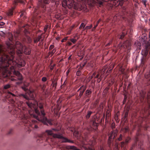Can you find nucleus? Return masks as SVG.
I'll return each mask as SVG.
<instances>
[{
  "label": "nucleus",
  "instance_id": "f257e3e1",
  "mask_svg": "<svg viewBox=\"0 0 150 150\" xmlns=\"http://www.w3.org/2000/svg\"><path fill=\"white\" fill-rule=\"evenodd\" d=\"M8 40L6 42V47L3 48L0 45V76L11 79L12 81H16V79L12 78L11 74L16 75L20 81L23 80L22 76L20 72L16 70L15 66L18 63L15 61L14 55L16 52L19 56H21L23 53L29 55L31 53L30 47L24 46L18 41L15 42L13 34L11 33H8Z\"/></svg>",
  "mask_w": 150,
  "mask_h": 150
},
{
  "label": "nucleus",
  "instance_id": "f03ea898",
  "mask_svg": "<svg viewBox=\"0 0 150 150\" xmlns=\"http://www.w3.org/2000/svg\"><path fill=\"white\" fill-rule=\"evenodd\" d=\"M5 93L4 96L6 99H8V102L11 104L13 107H18L13 108L12 110L11 111V113L14 115L16 117L20 118L21 121L24 124L25 127H27L31 130V128L35 129L39 128V122L35 120L30 119V117H33L39 121H41L45 125L49 124L52 125V124L51 120H48L45 117V114L43 109V105L40 103L38 106L40 110V111L37 109L35 108V105L32 103L30 101L28 100L26 102L28 107L31 108H34L35 112L33 113L28 111L27 108L25 107H21L23 103L22 101H20L17 103L14 100L16 98V96L9 91L4 90Z\"/></svg>",
  "mask_w": 150,
  "mask_h": 150
},
{
  "label": "nucleus",
  "instance_id": "7ed1b4c3",
  "mask_svg": "<svg viewBox=\"0 0 150 150\" xmlns=\"http://www.w3.org/2000/svg\"><path fill=\"white\" fill-rule=\"evenodd\" d=\"M58 131L57 129L54 128H53L52 130H46L45 132L43 133L39 136L37 139V142L42 143L45 142L50 144L51 142L52 141V138H56L61 139L62 142L74 143L72 141L63 136L61 134L59 133H54Z\"/></svg>",
  "mask_w": 150,
  "mask_h": 150
},
{
  "label": "nucleus",
  "instance_id": "20e7f679",
  "mask_svg": "<svg viewBox=\"0 0 150 150\" xmlns=\"http://www.w3.org/2000/svg\"><path fill=\"white\" fill-rule=\"evenodd\" d=\"M50 2L54 3L56 5L59 4V0H41L39 4L35 8V13L38 14L39 12H44L47 11V8L49 9L48 4Z\"/></svg>",
  "mask_w": 150,
  "mask_h": 150
},
{
  "label": "nucleus",
  "instance_id": "39448f33",
  "mask_svg": "<svg viewBox=\"0 0 150 150\" xmlns=\"http://www.w3.org/2000/svg\"><path fill=\"white\" fill-rule=\"evenodd\" d=\"M29 84L28 83H25L23 85L21 86V88L26 93L25 94H21L19 95L21 98H24L25 100H29V97L31 99L34 98V96L33 92L28 90V87Z\"/></svg>",
  "mask_w": 150,
  "mask_h": 150
},
{
  "label": "nucleus",
  "instance_id": "423d86ee",
  "mask_svg": "<svg viewBox=\"0 0 150 150\" xmlns=\"http://www.w3.org/2000/svg\"><path fill=\"white\" fill-rule=\"evenodd\" d=\"M66 4L69 8H72L80 11L83 9L84 10L86 9V6L84 4H81V3H77L75 2L73 0H67L66 1Z\"/></svg>",
  "mask_w": 150,
  "mask_h": 150
},
{
  "label": "nucleus",
  "instance_id": "0eeeda50",
  "mask_svg": "<svg viewBox=\"0 0 150 150\" xmlns=\"http://www.w3.org/2000/svg\"><path fill=\"white\" fill-rule=\"evenodd\" d=\"M141 134V131L139 129L138 130L136 136L135 137L134 141L135 143L132 145L130 150H132L136 146H137V144L138 145V148H140L141 149L142 148L141 146L143 144V141L142 140H139V137Z\"/></svg>",
  "mask_w": 150,
  "mask_h": 150
},
{
  "label": "nucleus",
  "instance_id": "6e6552de",
  "mask_svg": "<svg viewBox=\"0 0 150 150\" xmlns=\"http://www.w3.org/2000/svg\"><path fill=\"white\" fill-rule=\"evenodd\" d=\"M118 134V131L116 129L111 131L109 134V138L108 141V146L110 149L111 148V144L113 139H115Z\"/></svg>",
  "mask_w": 150,
  "mask_h": 150
},
{
  "label": "nucleus",
  "instance_id": "1a4fd4ad",
  "mask_svg": "<svg viewBox=\"0 0 150 150\" xmlns=\"http://www.w3.org/2000/svg\"><path fill=\"white\" fill-rule=\"evenodd\" d=\"M57 148L61 150H67L68 149L80 150L77 149L76 147L73 146H66L64 145H58L57 146Z\"/></svg>",
  "mask_w": 150,
  "mask_h": 150
},
{
  "label": "nucleus",
  "instance_id": "9d476101",
  "mask_svg": "<svg viewBox=\"0 0 150 150\" xmlns=\"http://www.w3.org/2000/svg\"><path fill=\"white\" fill-rule=\"evenodd\" d=\"M131 44L130 41L127 40L125 41L122 44H119V47H123L124 48H127V52L128 54H129V52L130 51L131 49Z\"/></svg>",
  "mask_w": 150,
  "mask_h": 150
},
{
  "label": "nucleus",
  "instance_id": "9b49d317",
  "mask_svg": "<svg viewBox=\"0 0 150 150\" xmlns=\"http://www.w3.org/2000/svg\"><path fill=\"white\" fill-rule=\"evenodd\" d=\"M131 140V138L129 137H127L125 138V142H121L120 146H121L122 150H126L127 145L129 142Z\"/></svg>",
  "mask_w": 150,
  "mask_h": 150
},
{
  "label": "nucleus",
  "instance_id": "f8f14e48",
  "mask_svg": "<svg viewBox=\"0 0 150 150\" xmlns=\"http://www.w3.org/2000/svg\"><path fill=\"white\" fill-rule=\"evenodd\" d=\"M86 87L84 85L82 86L80 88L77 90L76 94L78 95V98H80L83 95L86 89Z\"/></svg>",
  "mask_w": 150,
  "mask_h": 150
},
{
  "label": "nucleus",
  "instance_id": "ddd939ff",
  "mask_svg": "<svg viewBox=\"0 0 150 150\" xmlns=\"http://www.w3.org/2000/svg\"><path fill=\"white\" fill-rule=\"evenodd\" d=\"M88 2L91 6L93 4L99 5V7L103 6V3L101 0H88Z\"/></svg>",
  "mask_w": 150,
  "mask_h": 150
},
{
  "label": "nucleus",
  "instance_id": "4468645a",
  "mask_svg": "<svg viewBox=\"0 0 150 150\" xmlns=\"http://www.w3.org/2000/svg\"><path fill=\"white\" fill-rule=\"evenodd\" d=\"M27 2V0H14L13 2V4L14 6H16L18 3L24 5Z\"/></svg>",
  "mask_w": 150,
  "mask_h": 150
},
{
  "label": "nucleus",
  "instance_id": "2eb2a0df",
  "mask_svg": "<svg viewBox=\"0 0 150 150\" xmlns=\"http://www.w3.org/2000/svg\"><path fill=\"white\" fill-rule=\"evenodd\" d=\"M149 52L150 55V46L149 45H147L146 47L144 52H142V54H144V55L146 56Z\"/></svg>",
  "mask_w": 150,
  "mask_h": 150
},
{
  "label": "nucleus",
  "instance_id": "dca6fc26",
  "mask_svg": "<svg viewBox=\"0 0 150 150\" xmlns=\"http://www.w3.org/2000/svg\"><path fill=\"white\" fill-rule=\"evenodd\" d=\"M98 125V124L95 121L91 120L90 122V125L91 127L96 128L97 127Z\"/></svg>",
  "mask_w": 150,
  "mask_h": 150
},
{
  "label": "nucleus",
  "instance_id": "f3484780",
  "mask_svg": "<svg viewBox=\"0 0 150 150\" xmlns=\"http://www.w3.org/2000/svg\"><path fill=\"white\" fill-rule=\"evenodd\" d=\"M92 91L91 89H87L85 91V95L87 98H89L90 96V95L91 94Z\"/></svg>",
  "mask_w": 150,
  "mask_h": 150
},
{
  "label": "nucleus",
  "instance_id": "a211bd4d",
  "mask_svg": "<svg viewBox=\"0 0 150 150\" xmlns=\"http://www.w3.org/2000/svg\"><path fill=\"white\" fill-rule=\"evenodd\" d=\"M126 34V31H124L120 34V35H118V38L120 39H122Z\"/></svg>",
  "mask_w": 150,
  "mask_h": 150
},
{
  "label": "nucleus",
  "instance_id": "6ab92c4d",
  "mask_svg": "<svg viewBox=\"0 0 150 150\" xmlns=\"http://www.w3.org/2000/svg\"><path fill=\"white\" fill-rule=\"evenodd\" d=\"M15 8H13L11 9H9L7 12V15L8 16H11L13 14V10Z\"/></svg>",
  "mask_w": 150,
  "mask_h": 150
},
{
  "label": "nucleus",
  "instance_id": "aec40b11",
  "mask_svg": "<svg viewBox=\"0 0 150 150\" xmlns=\"http://www.w3.org/2000/svg\"><path fill=\"white\" fill-rule=\"evenodd\" d=\"M56 51V49H53L51 52H49L48 54V56L49 57L51 54L50 57H52Z\"/></svg>",
  "mask_w": 150,
  "mask_h": 150
},
{
  "label": "nucleus",
  "instance_id": "412c9836",
  "mask_svg": "<svg viewBox=\"0 0 150 150\" xmlns=\"http://www.w3.org/2000/svg\"><path fill=\"white\" fill-rule=\"evenodd\" d=\"M25 12L24 11H21V14L20 15V18H21V19L22 20V19H23L24 17H25Z\"/></svg>",
  "mask_w": 150,
  "mask_h": 150
},
{
  "label": "nucleus",
  "instance_id": "4be33fe9",
  "mask_svg": "<svg viewBox=\"0 0 150 150\" xmlns=\"http://www.w3.org/2000/svg\"><path fill=\"white\" fill-rule=\"evenodd\" d=\"M93 112L90 111H88L87 112V114L86 115V118L87 119H88L90 117L91 115V114L93 113Z\"/></svg>",
  "mask_w": 150,
  "mask_h": 150
},
{
  "label": "nucleus",
  "instance_id": "5701e85b",
  "mask_svg": "<svg viewBox=\"0 0 150 150\" xmlns=\"http://www.w3.org/2000/svg\"><path fill=\"white\" fill-rule=\"evenodd\" d=\"M18 65L21 66L23 67L25 65V62L24 61L21 60L19 62Z\"/></svg>",
  "mask_w": 150,
  "mask_h": 150
},
{
  "label": "nucleus",
  "instance_id": "b1692460",
  "mask_svg": "<svg viewBox=\"0 0 150 150\" xmlns=\"http://www.w3.org/2000/svg\"><path fill=\"white\" fill-rule=\"evenodd\" d=\"M101 21V20L100 19H99V20L97 22L96 24L94 26V27L92 29V31L94 30H95L96 28L98 26V24L99 23H100V21Z\"/></svg>",
  "mask_w": 150,
  "mask_h": 150
},
{
  "label": "nucleus",
  "instance_id": "393cba45",
  "mask_svg": "<svg viewBox=\"0 0 150 150\" xmlns=\"http://www.w3.org/2000/svg\"><path fill=\"white\" fill-rule=\"evenodd\" d=\"M11 86L10 84H7L4 86V88L5 90H6L10 88Z\"/></svg>",
  "mask_w": 150,
  "mask_h": 150
},
{
  "label": "nucleus",
  "instance_id": "a878e982",
  "mask_svg": "<svg viewBox=\"0 0 150 150\" xmlns=\"http://www.w3.org/2000/svg\"><path fill=\"white\" fill-rule=\"evenodd\" d=\"M93 27V25L92 24H91L90 26H86V27H84L83 28V31H84L86 30H88L89 29H90L91 28Z\"/></svg>",
  "mask_w": 150,
  "mask_h": 150
},
{
  "label": "nucleus",
  "instance_id": "bb28decb",
  "mask_svg": "<svg viewBox=\"0 0 150 150\" xmlns=\"http://www.w3.org/2000/svg\"><path fill=\"white\" fill-rule=\"evenodd\" d=\"M86 24H85L83 23H82L80 25V26L79 29L80 30L82 29L83 28V29L85 27Z\"/></svg>",
  "mask_w": 150,
  "mask_h": 150
},
{
  "label": "nucleus",
  "instance_id": "cd10ccee",
  "mask_svg": "<svg viewBox=\"0 0 150 150\" xmlns=\"http://www.w3.org/2000/svg\"><path fill=\"white\" fill-rule=\"evenodd\" d=\"M95 75H96V73H95V72L93 74L92 76V77H91V79L94 76H95L94 78L95 79H97V78H99V77L100 75V74L99 73H98L96 76H95Z\"/></svg>",
  "mask_w": 150,
  "mask_h": 150
},
{
  "label": "nucleus",
  "instance_id": "c85d7f7f",
  "mask_svg": "<svg viewBox=\"0 0 150 150\" xmlns=\"http://www.w3.org/2000/svg\"><path fill=\"white\" fill-rule=\"evenodd\" d=\"M74 135L76 137H78L79 135V134L78 132L75 130L74 132Z\"/></svg>",
  "mask_w": 150,
  "mask_h": 150
},
{
  "label": "nucleus",
  "instance_id": "c756f323",
  "mask_svg": "<svg viewBox=\"0 0 150 150\" xmlns=\"http://www.w3.org/2000/svg\"><path fill=\"white\" fill-rule=\"evenodd\" d=\"M122 130L125 133H126L127 132H128L129 131L128 127H126L125 128L123 129Z\"/></svg>",
  "mask_w": 150,
  "mask_h": 150
},
{
  "label": "nucleus",
  "instance_id": "7c9ffc66",
  "mask_svg": "<svg viewBox=\"0 0 150 150\" xmlns=\"http://www.w3.org/2000/svg\"><path fill=\"white\" fill-rule=\"evenodd\" d=\"M123 138V136L122 134H120L119 137L117 139V140L118 141H121L122 140Z\"/></svg>",
  "mask_w": 150,
  "mask_h": 150
},
{
  "label": "nucleus",
  "instance_id": "2f4dec72",
  "mask_svg": "<svg viewBox=\"0 0 150 150\" xmlns=\"http://www.w3.org/2000/svg\"><path fill=\"white\" fill-rule=\"evenodd\" d=\"M145 60L144 59L142 58L141 59V65L142 66H143V65L145 63Z\"/></svg>",
  "mask_w": 150,
  "mask_h": 150
},
{
  "label": "nucleus",
  "instance_id": "473e14b6",
  "mask_svg": "<svg viewBox=\"0 0 150 150\" xmlns=\"http://www.w3.org/2000/svg\"><path fill=\"white\" fill-rule=\"evenodd\" d=\"M107 67H104L103 68V69L102 70V72L101 74H103L104 73H105V70L107 69Z\"/></svg>",
  "mask_w": 150,
  "mask_h": 150
},
{
  "label": "nucleus",
  "instance_id": "72a5a7b5",
  "mask_svg": "<svg viewBox=\"0 0 150 150\" xmlns=\"http://www.w3.org/2000/svg\"><path fill=\"white\" fill-rule=\"evenodd\" d=\"M52 85L53 87L56 88L57 85V83L56 82H54L53 81H52Z\"/></svg>",
  "mask_w": 150,
  "mask_h": 150
},
{
  "label": "nucleus",
  "instance_id": "f704fd0d",
  "mask_svg": "<svg viewBox=\"0 0 150 150\" xmlns=\"http://www.w3.org/2000/svg\"><path fill=\"white\" fill-rule=\"evenodd\" d=\"M76 41H77L76 40L74 39V38H71L70 39V41L71 42L74 44L75 43Z\"/></svg>",
  "mask_w": 150,
  "mask_h": 150
},
{
  "label": "nucleus",
  "instance_id": "c9c22d12",
  "mask_svg": "<svg viewBox=\"0 0 150 150\" xmlns=\"http://www.w3.org/2000/svg\"><path fill=\"white\" fill-rule=\"evenodd\" d=\"M85 150H95L94 149H93L90 147L87 148L86 147H84Z\"/></svg>",
  "mask_w": 150,
  "mask_h": 150
},
{
  "label": "nucleus",
  "instance_id": "e433bc0d",
  "mask_svg": "<svg viewBox=\"0 0 150 150\" xmlns=\"http://www.w3.org/2000/svg\"><path fill=\"white\" fill-rule=\"evenodd\" d=\"M47 80V78L45 77H43L42 78V81L43 82H45Z\"/></svg>",
  "mask_w": 150,
  "mask_h": 150
},
{
  "label": "nucleus",
  "instance_id": "4c0bfd02",
  "mask_svg": "<svg viewBox=\"0 0 150 150\" xmlns=\"http://www.w3.org/2000/svg\"><path fill=\"white\" fill-rule=\"evenodd\" d=\"M27 39H28V42L29 43H30L31 42L32 40L31 39L30 37H28L27 38Z\"/></svg>",
  "mask_w": 150,
  "mask_h": 150
},
{
  "label": "nucleus",
  "instance_id": "58836bf2",
  "mask_svg": "<svg viewBox=\"0 0 150 150\" xmlns=\"http://www.w3.org/2000/svg\"><path fill=\"white\" fill-rule=\"evenodd\" d=\"M81 74V71L80 70L77 71L76 72V75L78 76H79Z\"/></svg>",
  "mask_w": 150,
  "mask_h": 150
},
{
  "label": "nucleus",
  "instance_id": "ea45409f",
  "mask_svg": "<svg viewBox=\"0 0 150 150\" xmlns=\"http://www.w3.org/2000/svg\"><path fill=\"white\" fill-rule=\"evenodd\" d=\"M54 45H51L49 47V50H51L54 48Z\"/></svg>",
  "mask_w": 150,
  "mask_h": 150
},
{
  "label": "nucleus",
  "instance_id": "a19ab883",
  "mask_svg": "<svg viewBox=\"0 0 150 150\" xmlns=\"http://www.w3.org/2000/svg\"><path fill=\"white\" fill-rule=\"evenodd\" d=\"M99 107H100L101 109H103V103H101Z\"/></svg>",
  "mask_w": 150,
  "mask_h": 150
},
{
  "label": "nucleus",
  "instance_id": "79ce46f5",
  "mask_svg": "<svg viewBox=\"0 0 150 150\" xmlns=\"http://www.w3.org/2000/svg\"><path fill=\"white\" fill-rule=\"evenodd\" d=\"M119 16H118V15L117 14L115 15L114 16V19H115V18H117L118 19H119Z\"/></svg>",
  "mask_w": 150,
  "mask_h": 150
},
{
  "label": "nucleus",
  "instance_id": "37998d69",
  "mask_svg": "<svg viewBox=\"0 0 150 150\" xmlns=\"http://www.w3.org/2000/svg\"><path fill=\"white\" fill-rule=\"evenodd\" d=\"M48 28V25H46L44 28V31L45 32L46 31Z\"/></svg>",
  "mask_w": 150,
  "mask_h": 150
},
{
  "label": "nucleus",
  "instance_id": "c03bdc74",
  "mask_svg": "<svg viewBox=\"0 0 150 150\" xmlns=\"http://www.w3.org/2000/svg\"><path fill=\"white\" fill-rule=\"evenodd\" d=\"M67 37H66L61 40V42H64L65 41H66V40H67Z\"/></svg>",
  "mask_w": 150,
  "mask_h": 150
},
{
  "label": "nucleus",
  "instance_id": "a18cd8bd",
  "mask_svg": "<svg viewBox=\"0 0 150 150\" xmlns=\"http://www.w3.org/2000/svg\"><path fill=\"white\" fill-rule=\"evenodd\" d=\"M42 36L41 35H39L37 39H38V41H40V39L42 38Z\"/></svg>",
  "mask_w": 150,
  "mask_h": 150
},
{
  "label": "nucleus",
  "instance_id": "49530a36",
  "mask_svg": "<svg viewBox=\"0 0 150 150\" xmlns=\"http://www.w3.org/2000/svg\"><path fill=\"white\" fill-rule=\"evenodd\" d=\"M112 40L111 41H110L107 44H106L105 45L106 46H108L110 45L111 44V43L112 42Z\"/></svg>",
  "mask_w": 150,
  "mask_h": 150
},
{
  "label": "nucleus",
  "instance_id": "de8ad7c7",
  "mask_svg": "<svg viewBox=\"0 0 150 150\" xmlns=\"http://www.w3.org/2000/svg\"><path fill=\"white\" fill-rule=\"evenodd\" d=\"M146 0H143L142 3L143 4L145 5V6H146Z\"/></svg>",
  "mask_w": 150,
  "mask_h": 150
},
{
  "label": "nucleus",
  "instance_id": "09e8293b",
  "mask_svg": "<svg viewBox=\"0 0 150 150\" xmlns=\"http://www.w3.org/2000/svg\"><path fill=\"white\" fill-rule=\"evenodd\" d=\"M100 150H105L104 146H101Z\"/></svg>",
  "mask_w": 150,
  "mask_h": 150
},
{
  "label": "nucleus",
  "instance_id": "8fccbe9b",
  "mask_svg": "<svg viewBox=\"0 0 150 150\" xmlns=\"http://www.w3.org/2000/svg\"><path fill=\"white\" fill-rule=\"evenodd\" d=\"M103 74H101L100 75H99V76L98 78L99 79H101H101L103 77Z\"/></svg>",
  "mask_w": 150,
  "mask_h": 150
},
{
  "label": "nucleus",
  "instance_id": "3c124183",
  "mask_svg": "<svg viewBox=\"0 0 150 150\" xmlns=\"http://www.w3.org/2000/svg\"><path fill=\"white\" fill-rule=\"evenodd\" d=\"M20 34V33H16L15 35V37H18V36Z\"/></svg>",
  "mask_w": 150,
  "mask_h": 150
},
{
  "label": "nucleus",
  "instance_id": "603ef678",
  "mask_svg": "<svg viewBox=\"0 0 150 150\" xmlns=\"http://www.w3.org/2000/svg\"><path fill=\"white\" fill-rule=\"evenodd\" d=\"M12 129H11L10 130V131L8 132V134H11L12 132Z\"/></svg>",
  "mask_w": 150,
  "mask_h": 150
},
{
  "label": "nucleus",
  "instance_id": "864d4df0",
  "mask_svg": "<svg viewBox=\"0 0 150 150\" xmlns=\"http://www.w3.org/2000/svg\"><path fill=\"white\" fill-rule=\"evenodd\" d=\"M85 64H83L82 66L81 65V66L80 67V68H81V69H83V67L85 66Z\"/></svg>",
  "mask_w": 150,
  "mask_h": 150
},
{
  "label": "nucleus",
  "instance_id": "5fc2aeb1",
  "mask_svg": "<svg viewBox=\"0 0 150 150\" xmlns=\"http://www.w3.org/2000/svg\"><path fill=\"white\" fill-rule=\"evenodd\" d=\"M34 41L35 43H36L38 42H39V41H38V40L37 38L35 39L34 40Z\"/></svg>",
  "mask_w": 150,
  "mask_h": 150
},
{
  "label": "nucleus",
  "instance_id": "6e6d98bb",
  "mask_svg": "<svg viewBox=\"0 0 150 150\" xmlns=\"http://www.w3.org/2000/svg\"><path fill=\"white\" fill-rule=\"evenodd\" d=\"M112 68H112V69H109L107 71L106 73H109V72L110 71H111L112 70Z\"/></svg>",
  "mask_w": 150,
  "mask_h": 150
},
{
  "label": "nucleus",
  "instance_id": "4d7b16f0",
  "mask_svg": "<svg viewBox=\"0 0 150 150\" xmlns=\"http://www.w3.org/2000/svg\"><path fill=\"white\" fill-rule=\"evenodd\" d=\"M127 97L125 98L124 99L123 101V104H124L125 103V102L127 100Z\"/></svg>",
  "mask_w": 150,
  "mask_h": 150
},
{
  "label": "nucleus",
  "instance_id": "13d9d810",
  "mask_svg": "<svg viewBox=\"0 0 150 150\" xmlns=\"http://www.w3.org/2000/svg\"><path fill=\"white\" fill-rule=\"evenodd\" d=\"M24 28V31L25 33V34L27 33L28 32V30H27L25 29V28Z\"/></svg>",
  "mask_w": 150,
  "mask_h": 150
},
{
  "label": "nucleus",
  "instance_id": "bf43d9fd",
  "mask_svg": "<svg viewBox=\"0 0 150 150\" xmlns=\"http://www.w3.org/2000/svg\"><path fill=\"white\" fill-rule=\"evenodd\" d=\"M116 149L117 150L118 149V146L117 144H116L115 146Z\"/></svg>",
  "mask_w": 150,
  "mask_h": 150
},
{
  "label": "nucleus",
  "instance_id": "052dcab7",
  "mask_svg": "<svg viewBox=\"0 0 150 150\" xmlns=\"http://www.w3.org/2000/svg\"><path fill=\"white\" fill-rule=\"evenodd\" d=\"M67 44L69 46H71L72 45V43L69 42H68Z\"/></svg>",
  "mask_w": 150,
  "mask_h": 150
},
{
  "label": "nucleus",
  "instance_id": "680f3d73",
  "mask_svg": "<svg viewBox=\"0 0 150 150\" xmlns=\"http://www.w3.org/2000/svg\"><path fill=\"white\" fill-rule=\"evenodd\" d=\"M5 23H4L1 22L0 23V25H4Z\"/></svg>",
  "mask_w": 150,
  "mask_h": 150
},
{
  "label": "nucleus",
  "instance_id": "e2e57ef3",
  "mask_svg": "<svg viewBox=\"0 0 150 150\" xmlns=\"http://www.w3.org/2000/svg\"><path fill=\"white\" fill-rule=\"evenodd\" d=\"M61 101H62L61 100H60V99H59L57 100V102L58 103H60L61 102Z\"/></svg>",
  "mask_w": 150,
  "mask_h": 150
},
{
  "label": "nucleus",
  "instance_id": "0e129e2a",
  "mask_svg": "<svg viewBox=\"0 0 150 150\" xmlns=\"http://www.w3.org/2000/svg\"><path fill=\"white\" fill-rule=\"evenodd\" d=\"M133 1H134L135 2H136L137 3H138L139 2V1L138 0H133Z\"/></svg>",
  "mask_w": 150,
  "mask_h": 150
},
{
  "label": "nucleus",
  "instance_id": "69168bd1",
  "mask_svg": "<svg viewBox=\"0 0 150 150\" xmlns=\"http://www.w3.org/2000/svg\"><path fill=\"white\" fill-rule=\"evenodd\" d=\"M101 79H99V78H98V80H97V81L98 82H100V81H101Z\"/></svg>",
  "mask_w": 150,
  "mask_h": 150
},
{
  "label": "nucleus",
  "instance_id": "338daca9",
  "mask_svg": "<svg viewBox=\"0 0 150 150\" xmlns=\"http://www.w3.org/2000/svg\"><path fill=\"white\" fill-rule=\"evenodd\" d=\"M89 99H87L86 100V102H88V101H89Z\"/></svg>",
  "mask_w": 150,
  "mask_h": 150
},
{
  "label": "nucleus",
  "instance_id": "774afa93",
  "mask_svg": "<svg viewBox=\"0 0 150 150\" xmlns=\"http://www.w3.org/2000/svg\"><path fill=\"white\" fill-rule=\"evenodd\" d=\"M69 72V71H67L66 73H67V74H68Z\"/></svg>",
  "mask_w": 150,
  "mask_h": 150
}]
</instances>
